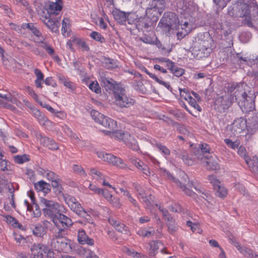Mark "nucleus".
<instances>
[{"label":"nucleus","instance_id":"1","mask_svg":"<svg viewBox=\"0 0 258 258\" xmlns=\"http://www.w3.org/2000/svg\"><path fill=\"white\" fill-rule=\"evenodd\" d=\"M249 87L245 83L230 82L225 85L224 91L230 94L233 102L237 103L241 107L253 109L255 96L251 93Z\"/></svg>","mask_w":258,"mask_h":258},{"label":"nucleus","instance_id":"2","mask_svg":"<svg viewBox=\"0 0 258 258\" xmlns=\"http://www.w3.org/2000/svg\"><path fill=\"white\" fill-rule=\"evenodd\" d=\"M63 213H59L51 220L58 229V231L55 234L56 238L64 237L68 234L69 227L73 224L72 220Z\"/></svg>","mask_w":258,"mask_h":258},{"label":"nucleus","instance_id":"3","mask_svg":"<svg viewBox=\"0 0 258 258\" xmlns=\"http://www.w3.org/2000/svg\"><path fill=\"white\" fill-rule=\"evenodd\" d=\"M41 203L45 206L42 212L44 216L52 220L59 213H65L66 209L62 205L45 198L41 199Z\"/></svg>","mask_w":258,"mask_h":258},{"label":"nucleus","instance_id":"4","mask_svg":"<svg viewBox=\"0 0 258 258\" xmlns=\"http://www.w3.org/2000/svg\"><path fill=\"white\" fill-rule=\"evenodd\" d=\"M163 173L165 175H166L168 179L172 180L174 182L176 183L177 186L179 187L180 188L182 189V190L184 192L185 194L188 196L192 197L193 198H196L197 195L187 187V186L191 187L193 184L192 182H189L188 177L186 174L183 173L182 174L181 180H179V179H176L175 177H174L170 173V172L167 171V170H164Z\"/></svg>","mask_w":258,"mask_h":258},{"label":"nucleus","instance_id":"5","mask_svg":"<svg viewBox=\"0 0 258 258\" xmlns=\"http://www.w3.org/2000/svg\"><path fill=\"white\" fill-rule=\"evenodd\" d=\"M92 118L95 122L99 123L103 126L109 129L107 132L108 133L116 131L117 128L116 122L113 119L100 113L97 110H92L90 112Z\"/></svg>","mask_w":258,"mask_h":258},{"label":"nucleus","instance_id":"6","mask_svg":"<svg viewBox=\"0 0 258 258\" xmlns=\"http://www.w3.org/2000/svg\"><path fill=\"white\" fill-rule=\"evenodd\" d=\"M112 137L115 139L121 140L127 146L133 150L137 151L139 149L138 144L135 138L132 136L127 132H122L117 131V128L116 131L111 132Z\"/></svg>","mask_w":258,"mask_h":258},{"label":"nucleus","instance_id":"7","mask_svg":"<svg viewBox=\"0 0 258 258\" xmlns=\"http://www.w3.org/2000/svg\"><path fill=\"white\" fill-rule=\"evenodd\" d=\"M115 104L120 108H128L133 105L136 101L127 96L125 89L122 87L115 92L114 95Z\"/></svg>","mask_w":258,"mask_h":258},{"label":"nucleus","instance_id":"8","mask_svg":"<svg viewBox=\"0 0 258 258\" xmlns=\"http://www.w3.org/2000/svg\"><path fill=\"white\" fill-rule=\"evenodd\" d=\"M166 5V0H151L146 9V13L151 14L153 11L156 14L153 16V20H157V17L161 15L165 9Z\"/></svg>","mask_w":258,"mask_h":258},{"label":"nucleus","instance_id":"9","mask_svg":"<svg viewBox=\"0 0 258 258\" xmlns=\"http://www.w3.org/2000/svg\"><path fill=\"white\" fill-rule=\"evenodd\" d=\"M205 41H201L192 48V54L197 59L207 57L211 54L212 48Z\"/></svg>","mask_w":258,"mask_h":258},{"label":"nucleus","instance_id":"10","mask_svg":"<svg viewBox=\"0 0 258 258\" xmlns=\"http://www.w3.org/2000/svg\"><path fill=\"white\" fill-rule=\"evenodd\" d=\"M233 102L230 96H221L217 98L215 102V108L220 113H223L227 110Z\"/></svg>","mask_w":258,"mask_h":258},{"label":"nucleus","instance_id":"11","mask_svg":"<svg viewBox=\"0 0 258 258\" xmlns=\"http://www.w3.org/2000/svg\"><path fill=\"white\" fill-rule=\"evenodd\" d=\"M98 157L104 161L119 168H125L127 167L126 164L124 163L122 159L117 157L112 154L100 152L98 154Z\"/></svg>","mask_w":258,"mask_h":258},{"label":"nucleus","instance_id":"12","mask_svg":"<svg viewBox=\"0 0 258 258\" xmlns=\"http://www.w3.org/2000/svg\"><path fill=\"white\" fill-rule=\"evenodd\" d=\"M100 83L102 88H104L106 91L109 93L113 92L114 95L116 91L122 88L120 84H117L113 79L108 77L101 78Z\"/></svg>","mask_w":258,"mask_h":258},{"label":"nucleus","instance_id":"13","mask_svg":"<svg viewBox=\"0 0 258 258\" xmlns=\"http://www.w3.org/2000/svg\"><path fill=\"white\" fill-rule=\"evenodd\" d=\"M218 158L216 156L208 155L205 156L203 160L205 163V166L207 170H218L220 169V165L218 163Z\"/></svg>","mask_w":258,"mask_h":258},{"label":"nucleus","instance_id":"14","mask_svg":"<svg viewBox=\"0 0 258 258\" xmlns=\"http://www.w3.org/2000/svg\"><path fill=\"white\" fill-rule=\"evenodd\" d=\"M246 127V120L242 117L234 120L231 124V132L234 136L240 134Z\"/></svg>","mask_w":258,"mask_h":258},{"label":"nucleus","instance_id":"15","mask_svg":"<svg viewBox=\"0 0 258 258\" xmlns=\"http://www.w3.org/2000/svg\"><path fill=\"white\" fill-rule=\"evenodd\" d=\"M173 153L175 154L176 158H181L183 161L188 166L192 165L196 162V160L198 159L197 156H195L194 157H189L188 154L186 151L184 150H173Z\"/></svg>","mask_w":258,"mask_h":258},{"label":"nucleus","instance_id":"16","mask_svg":"<svg viewBox=\"0 0 258 258\" xmlns=\"http://www.w3.org/2000/svg\"><path fill=\"white\" fill-rule=\"evenodd\" d=\"M59 20L60 19L53 18V16L49 14L48 17L46 16L45 17V19L43 20V21L47 27L52 32L57 33L58 32Z\"/></svg>","mask_w":258,"mask_h":258},{"label":"nucleus","instance_id":"17","mask_svg":"<svg viewBox=\"0 0 258 258\" xmlns=\"http://www.w3.org/2000/svg\"><path fill=\"white\" fill-rule=\"evenodd\" d=\"M161 20L169 24L175 29H178L179 26V21L176 15L173 12H168L164 14Z\"/></svg>","mask_w":258,"mask_h":258},{"label":"nucleus","instance_id":"18","mask_svg":"<svg viewBox=\"0 0 258 258\" xmlns=\"http://www.w3.org/2000/svg\"><path fill=\"white\" fill-rule=\"evenodd\" d=\"M149 245L150 246L149 255L151 257L155 256L156 253H157V250L160 248H161V253H166L163 247V243L160 241L152 240L149 243Z\"/></svg>","mask_w":258,"mask_h":258},{"label":"nucleus","instance_id":"19","mask_svg":"<svg viewBox=\"0 0 258 258\" xmlns=\"http://www.w3.org/2000/svg\"><path fill=\"white\" fill-rule=\"evenodd\" d=\"M112 13L114 19L120 25H125L131 14L130 12L125 13L117 9L113 10Z\"/></svg>","mask_w":258,"mask_h":258},{"label":"nucleus","instance_id":"20","mask_svg":"<svg viewBox=\"0 0 258 258\" xmlns=\"http://www.w3.org/2000/svg\"><path fill=\"white\" fill-rule=\"evenodd\" d=\"M210 147L205 143L200 144L198 149H194L193 151L194 155L197 156V158L199 160H203L205 156L203 153H210Z\"/></svg>","mask_w":258,"mask_h":258},{"label":"nucleus","instance_id":"21","mask_svg":"<svg viewBox=\"0 0 258 258\" xmlns=\"http://www.w3.org/2000/svg\"><path fill=\"white\" fill-rule=\"evenodd\" d=\"M78 241L81 244H87L90 245L94 244V240L89 237L86 233V232L81 229L78 231Z\"/></svg>","mask_w":258,"mask_h":258},{"label":"nucleus","instance_id":"22","mask_svg":"<svg viewBox=\"0 0 258 258\" xmlns=\"http://www.w3.org/2000/svg\"><path fill=\"white\" fill-rule=\"evenodd\" d=\"M40 143L46 147L51 150H56L58 149L57 144L51 138L47 137H41L40 141Z\"/></svg>","mask_w":258,"mask_h":258},{"label":"nucleus","instance_id":"23","mask_svg":"<svg viewBox=\"0 0 258 258\" xmlns=\"http://www.w3.org/2000/svg\"><path fill=\"white\" fill-rule=\"evenodd\" d=\"M46 246L42 244H34L31 247V250L32 256H43V252L45 251Z\"/></svg>","mask_w":258,"mask_h":258},{"label":"nucleus","instance_id":"24","mask_svg":"<svg viewBox=\"0 0 258 258\" xmlns=\"http://www.w3.org/2000/svg\"><path fill=\"white\" fill-rule=\"evenodd\" d=\"M34 228L31 227L33 234L38 237H43L46 234L47 228L44 227L40 224L33 225Z\"/></svg>","mask_w":258,"mask_h":258},{"label":"nucleus","instance_id":"25","mask_svg":"<svg viewBox=\"0 0 258 258\" xmlns=\"http://www.w3.org/2000/svg\"><path fill=\"white\" fill-rule=\"evenodd\" d=\"M236 10H237V12L238 17H247L250 14V11L248 5L245 4L240 6L236 7Z\"/></svg>","mask_w":258,"mask_h":258},{"label":"nucleus","instance_id":"26","mask_svg":"<svg viewBox=\"0 0 258 258\" xmlns=\"http://www.w3.org/2000/svg\"><path fill=\"white\" fill-rule=\"evenodd\" d=\"M214 189L216 192V195L220 198H224L227 195V190L220 185V182L219 181H215L214 182Z\"/></svg>","mask_w":258,"mask_h":258},{"label":"nucleus","instance_id":"27","mask_svg":"<svg viewBox=\"0 0 258 258\" xmlns=\"http://www.w3.org/2000/svg\"><path fill=\"white\" fill-rule=\"evenodd\" d=\"M35 188L39 190L42 191L46 194L49 192L50 191V185L49 183L46 182L41 180L35 184Z\"/></svg>","mask_w":258,"mask_h":258},{"label":"nucleus","instance_id":"28","mask_svg":"<svg viewBox=\"0 0 258 258\" xmlns=\"http://www.w3.org/2000/svg\"><path fill=\"white\" fill-rule=\"evenodd\" d=\"M34 73L36 77V79L35 80V84L37 88H42V85H41V81L44 82V76L42 72L38 69H35L34 71Z\"/></svg>","mask_w":258,"mask_h":258},{"label":"nucleus","instance_id":"29","mask_svg":"<svg viewBox=\"0 0 258 258\" xmlns=\"http://www.w3.org/2000/svg\"><path fill=\"white\" fill-rule=\"evenodd\" d=\"M31 113L37 119L39 122L41 124H44V122L46 120V117L39 110L34 107H30Z\"/></svg>","mask_w":258,"mask_h":258},{"label":"nucleus","instance_id":"30","mask_svg":"<svg viewBox=\"0 0 258 258\" xmlns=\"http://www.w3.org/2000/svg\"><path fill=\"white\" fill-rule=\"evenodd\" d=\"M73 44L78 46L82 51H88L90 50L89 46L86 44L84 40L79 38H75L72 40Z\"/></svg>","mask_w":258,"mask_h":258},{"label":"nucleus","instance_id":"31","mask_svg":"<svg viewBox=\"0 0 258 258\" xmlns=\"http://www.w3.org/2000/svg\"><path fill=\"white\" fill-rule=\"evenodd\" d=\"M70 208L80 216H84V215H86L84 213L85 210L83 208L81 205L77 201L71 205Z\"/></svg>","mask_w":258,"mask_h":258},{"label":"nucleus","instance_id":"32","mask_svg":"<svg viewBox=\"0 0 258 258\" xmlns=\"http://www.w3.org/2000/svg\"><path fill=\"white\" fill-rule=\"evenodd\" d=\"M137 234L144 237H151L155 234V230L152 227H150L149 229L145 228L140 229L137 231Z\"/></svg>","mask_w":258,"mask_h":258},{"label":"nucleus","instance_id":"33","mask_svg":"<svg viewBox=\"0 0 258 258\" xmlns=\"http://www.w3.org/2000/svg\"><path fill=\"white\" fill-rule=\"evenodd\" d=\"M245 161L249 165L250 170L258 176V158H256L255 160H249L248 161L245 159Z\"/></svg>","mask_w":258,"mask_h":258},{"label":"nucleus","instance_id":"34","mask_svg":"<svg viewBox=\"0 0 258 258\" xmlns=\"http://www.w3.org/2000/svg\"><path fill=\"white\" fill-rule=\"evenodd\" d=\"M22 28L23 29H29L36 36L39 37L41 35L39 31L37 29L34 24L33 23H23L22 25Z\"/></svg>","mask_w":258,"mask_h":258},{"label":"nucleus","instance_id":"35","mask_svg":"<svg viewBox=\"0 0 258 258\" xmlns=\"http://www.w3.org/2000/svg\"><path fill=\"white\" fill-rule=\"evenodd\" d=\"M30 156L28 155H16L14 157L15 162L18 164H22L30 160Z\"/></svg>","mask_w":258,"mask_h":258},{"label":"nucleus","instance_id":"36","mask_svg":"<svg viewBox=\"0 0 258 258\" xmlns=\"http://www.w3.org/2000/svg\"><path fill=\"white\" fill-rule=\"evenodd\" d=\"M166 225L168 227V231L171 234H174L178 229V226L175 222V220L167 222Z\"/></svg>","mask_w":258,"mask_h":258},{"label":"nucleus","instance_id":"37","mask_svg":"<svg viewBox=\"0 0 258 258\" xmlns=\"http://www.w3.org/2000/svg\"><path fill=\"white\" fill-rule=\"evenodd\" d=\"M0 9L9 17L12 18L14 16V14L12 12L9 5H5L0 3Z\"/></svg>","mask_w":258,"mask_h":258},{"label":"nucleus","instance_id":"38","mask_svg":"<svg viewBox=\"0 0 258 258\" xmlns=\"http://www.w3.org/2000/svg\"><path fill=\"white\" fill-rule=\"evenodd\" d=\"M90 36L95 41H98L101 43L105 42V39L99 33L96 31H93L90 35Z\"/></svg>","mask_w":258,"mask_h":258},{"label":"nucleus","instance_id":"39","mask_svg":"<svg viewBox=\"0 0 258 258\" xmlns=\"http://www.w3.org/2000/svg\"><path fill=\"white\" fill-rule=\"evenodd\" d=\"M104 63L105 67L108 69H113L117 67L115 61L113 59L110 58H105Z\"/></svg>","mask_w":258,"mask_h":258},{"label":"nucleus","instance_id":"40","mask_svg":"<svg viewBox=\"0 0 258 258\" xmlns=\"http://www.w3.org/2000/svg\"><path fill=\"white\" fill-rule=\"evenodd\" d=\"M240 252L247 258H254L255 253L251 249L247 248H244L243 249L241 247L240 249Z\"/></svg>","mask_w":258,"mask_h":258},{"label":"nucleus","instance_id":"41","mask_svg":"<svg viewBox=\"0 0 258 258\" xmlns=\"http://www.w3.org/2000/svg\"><path fill=\"white\" fill-rule=\"evenodd\" d=\"M195 188L200 194H201L200 196L205 200L208 201L211 199L210 194L208 191L204 189L198 188L197 187H195Z\"/></svg>","mask_w":258,"mask_h":258},{"label":"nucleus","instance_id":"42","mask_svg":"<svg viewBox=\"0 0 258 258\" xmlns=\"http://www.w3.org/2000/svg\"><path fill=\"white\" fill-rule=\"evenodd\" d=\"M59 179L51 181V185L56 194H58L61 192L62 189L61 186L59 184Z\"/></svg>","mask_w":258,"mask_h":258},{"label":"nucleus","instance_id":"43","mask_svg":"<svg viewBox=\"0 0 258 258\" xmlns=\"http://www.w3.org/2000/svg\"><path fill=\"white\" fill-rule=\"evenodd\" d=\"M89 88L90 89H91L92 91H94L97 94H99L101 93V88L96 81L92 82L89 85Z\"/></svg>","mask_w":258,"mask_h":258},{"label":"nucleus","instance_id":"44","mask_svg":"<svg viewBox=\"0 0 258 258\" xmlns=\"http://www.w3.org/2000/svg\"><path fill=\"white\" fill-rule=\"evenodd\" d=\"M61 9L62 6L57 3H52L49 6V10L51 13H55V12L60 11Z\"/></svg>","mask_w":258,"mask_h":258},{"label":"nucleus","instance_id":"45","mask_svg":"<svg viewBox=\"0 0 258 258\" xmlns=\"http://www.w3.org/2000/svg\"><path fill=\"white\" fill-rule=\"evenodd\" d=\"M63 199L70 207L77 201L74 197L68 194L63 195Z\"/></svg>","mask_w":258,"mask_h":258},{"label":"nucleus","instance_id":"46","mask_svg":"<svg viewBox=\"0 0 258 258\" xmlns=\"http://www.w3.org/2000/svg\"><path fill=\"white\" fill-rule=\"evenodd\" d=\"M159 25H161V27L163 28V30L166 33H169L171 29H174L169 24L164 21H162L161 19L160 20Z\"/></svg>","mask_w":258,"mask_h":258},{"label":"nucleus","instance_id":"47","mask_svg":"<svg viewBox=\"0 0 258 258\" xmlns=\"http://www.w3.org/2000/svg\"><path fill=\"white\" fill-rule=\"evenodd\" d=\"M141 165L138 168V169L142 171V172L147 176H150L151 172L149 166L145 164L143 162L141 163Z\"/></svg>","mask_w":258,"mask_h":258},{"label":"nucleus","instance_id":"48","mask_svg":"<svg viewBox=\"0 0 258 258\" xmlns=\"http://www.w3.org/2000/svg\"><path fill=\"white\" fill-rule=\"evenodd\" d=\"M180 94L181 97L186 101H188L192 97L190 96L187 89L179 88Z\"/></svg>","mask_w":258,"mask_h":258},{"label":"nucleus","instance_id":"49","mask_svg":"<svg viewBox=\"0 0 258 258\" xmlns=\"http://www.w3.org/2000/svg\"><path fill=\"white\" fill-rule=\"evenodd\" d=\"M224 142L228 146L231 147L233 149L238 148L239 146V142L237 141L233 142L231 140L229 139H226L224 140Z\"/></svg>","mask_w":258,"mask_h":258},{"label":"nucleus","instance_id":"50","mask_svg":"<svg viewBox=\"0 0 258 258\" xmlns=\"http://www.w3.org/2000/svg\"><path fill=\"white\" fill-rule=\"evenodd\" d=\"M156 146L164 155L169 156L170 155V151L166 146L162 145L160 143H157Z\"/></svg>","mask_w":258,"mask_h":258},{"label":"nucleus","instance_id":"51","mask_svg":"<svg viewBox=\"0 0 258 258\" xmlns=\"http://www.w3.org/2000/svg\"><path fill=\"white\" fill-rule=\"evenodd\" d=\"M73 169L75 172L81 175H84L85 176L87 175L85 170L81 166L75 164L73 166Z\"/></svg>","mask_w":258,"mask_h":258},{"label":"nucleus","instance_id":"52","mask_svg":"<svg viewBox=\"0 0 258 258\" xmlns=\"http://www.w3.org/2000/svg\"><path fill=\"white\" fill-rule=\"evenodd\" d=\"M185 72V70L181 68L176 66L173 71L171 72L175 76L179 77L182 76Z\"/></svg>","mask_w":258,"mask_h":258},{"label":"nucleus","instance_id":"53","mask_svg":"<svg viewBox=\"0 0 258 258\" xmlns=\"http://www.w3.org/2000/svg\"><path fill=\"white\" fill-rule=\"evenodd\" d=\"M129 161L132 163L135 166H136L137 168L140 166L141 163H142L143 161L140 160V159L137 158L136 157H128Z\"/></svg>","mask_w":258,"mask_h":258},{"label":"nucleus","instance_id":"54","mask_svg":"<svg viewBox=\"0 0 258 258\" xmlns=\"http://www.w3.org/2000/svg\"><path fill=\"white\" fill-rule=\"evenodd\" d=\"M189 104L192 106L195 109H196L198 111L201 112L202 111V108L201 106L197 103L195 99L190 98V99L188 101Z\"/></svg>","mask_w":258,"mask_h":258},{"label":"nucleus","instance_id":"55","mask_svg":"<svg viewBox=\"0 0 258 258\" xmlns=\"http://www.w3.org/2000/svg\"><path fill=\"white\" fill-rule=\"evenodd\" d=\"M172 124L174 125H177V131L180 134H185L187 131L183 125L179 124L177 122L173 121Z\"/></svg>","mask_w":258,"mask_h":258},{"label":"nucleus","instance_id":"56","mask_svg":"<svg viewBox=\"0 0 258 258\" xmlns=\"http://www.w3.org/2000/svg\"><path fill=\"white\" fill-rule=\"evenodd\" d=\"M44 82L46 85L51 86L53 87H56L57 86V84L55 81L53 79L52 77H47L46 78Z\"/></svg>","mask_w":258,"mask_h":258},{"label":"nucleus","instance_id":"57","mask_svg":"<svg viewBox=\"0 0 258 258\" xmlns=\"http://www.w3.org/2000/svg\"><path fill=\"white\" fill-rule=\"evenodd\" d=\"M245 19L243 20V24L249 27L255 28V26L252 22L250 15L247 17H244Z\"/></svg>","mask_w":258,"mask_h":258},{"label":"nucleus","instance_id":"58","mask_svg":"<svg viewBox=\"0 0 258 258\" xmlns=\"http://www.w3.org/2000/svg\"><path fill=\"white\" fill-rule=\"evenodd\" d=\"M101 194L108 201H112V195L110 193L108 190L102 189V191L101 192Z\"/></svg>","mask_w":258,"mask_h":258},{"label":"nucleus","instance_id":"59","mask_svg":"<svg viewBox=\"0 0 258 258\" xmlns=\"http://www.w3.org/2000/svg\"><path fill=\"white\" fill-rule=\"evenodd\" d=\"M149 25L146 22L145 19H143L139 21V23L137 24V27L138 29H142L143 27L148 28Z\"/></svg>","mask_w":258,"mask_h":258},{"label":"nucleus","instance_id":"60","mask_svg":"<svg viewBox=\"0 0 258 258\" xmlns=\"http://www.w3.org/2000/svg\"><path fill=\"white\" fill-rule=\"evenodd\" d=\"M237 10H236V8L230 7L228 10V14L231 17H238L237 15Z\"/></svg>","mask_w":258,"mask_h":258},{"label":"nucleus","instance_id":"61","mask_svg":"<svg viewBox=\"0 0 258 258\" xmlns=\"http://www.w3.org/2000/svg\"><path fill=\"white\" fill-rule=\"evenodd\" d=\"M140 39L143 41V42L147 44H154V41H153L152 38L149 36H145L142 37H141Z\"/></svg>","mask_w":258,"mask_h":258},{"label":"nucleus","instance_id":"62","mask_svg":"<svg viewBox=\"0 0 258 258\" xmlns=\"http://www.w3.org/2000/svg\"><path fill=\"white\" fill-rule=\"evenodd\" d=\"M9 162L6 160H1L0 161V170L2 171L8 170V166Z\"/></svg>","mask_w":258,"mask_h":258},{"label":"nucleus","instance_id":"63","mask_svg":"<svg viewBox=\"0 0 258 258\" xmlns=\"http://www.w3.org/2000/svg\"><path fill=\"white\" fill-rule=\"evenodd\" d=\"M33 205V209H34L33 210V214L34 216L36 217H39L41 215V211L37 203Z\"/></svg>","mask_w":258,"mask_h":258},{"label":"nucleus","instance_id":"64","mask_svg":"<svg viewBox=\"0 0 258 258\" xmlns=\"http://www.w3.org/2000/svg\"><path fill=\"white\" fill-rule=\"evenodd\" d=\"M46 176L48 180H50L51 181L54 180L58 179V176L52 171H49L47 173Z\"/></svg>","mask_w":258,"mask_h":258}]
</instances>
